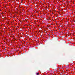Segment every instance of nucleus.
Wrapping results in <instances>:
<instances>
[{
	"label": "nucleus",
	"instance_id": "f257e3e1",
	"mask_svg": "<svg viewBox=\"0 0 75 75\" xmlns=\"http://www.w3.org/2000/svg\"><path fill=\"white\" fill-rule=\"evenodd\" d=\"M36 74L37 75H39V73H37V74Z\"/></svg>",
	"mask_w": 75,
	"mask_h": 75
}]
</instances>
